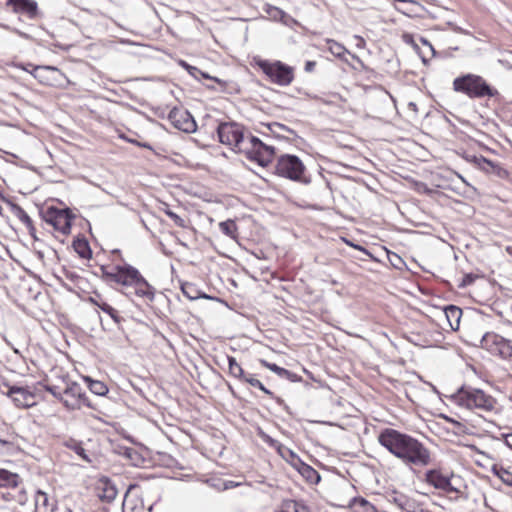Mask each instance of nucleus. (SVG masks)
<instances>
[{"label": "nucleus", "mask_w": 512, "mask_h": 512, "mask_svg": "<svg viewBox=\"0 0 512 512\" xmlns=\"http://www.w3.org/2000/svg\"><path fill=\"white\" fill-rule=\"evenodd\" d=\"M327 48L334 56L338 58H342L347 51L342 44L331 39L327 40Z\"/></svg>", "instance_id": "32"}, {"label": "nucleus", "mask_w": 512, "mask_h": 512, "mask_svg": "<svg viewBox=\"0 0 512 512\" xmlns=\"http://www.w3.org/2000/svg\"><path fill=\"white\" fill-rule=\"evenodd\" d=\"M451 400L458 406L474 410H482L491 412L496 409L497 401L490 394L483 390L470 386H463L458 389L452 396Z\"/></svg>", "instance_id": "5"}, {"label": "nucleus", "mask_w": 512, "mask_h": 512, "mask_svg": "<svg viewBox=\"0 0 512 512\" xmlns=\"http://www.w3.org/2000/svg\"><path fill=\"white\" fill-rule=\"evenodd\" d=\"M61 403L69 410H80L83 407L95 409L85 391L77 382L66 383L61 394Z\"/></svg>", "instance_id": "11"}, {"label": "nucleus", "mask_w": 512, "mask_h": 512, "mask_svg": "<svg viewBox=\"0 0 512 512\" xmlns=\"http://www.w3.org/2000/svg\"><path fill=\"white\" fill-rule=\"evenodd\" d=\"M94 493L101 501L111 502L117 495V489L110 479L101 477L94 485Z\"/></svg>", "instance_id": "19"}, {"label": "nucleus", "mask_w": 512, "mask_h": 512, "mask_svg": "<svg viewBox=\"0 0 512 512\" xmlns=\"http://www.w3.org/2000/svg\"><path fill=\"white\" fill-rule=\"evenodd\" d=\"M394 502L405 512H432L427 503L418 497L400 495L394 498Z\"/></svg>", "instance_id": "18"}, {"label": "nucleus", "mask_w": 512, "mask_h": 512, "mask_svg": "<svg viewBox=\"0 0 512 512\" xmlns=\"http://www.w3.org/2000/svg\"><path fill=\"white\" fill-rule=\"evenodd\" d=\"M346 243L348 245L352 246L353 248L357 249V250H360V251H363V252H367V250L365 248H363L362 246L354 245V244H352L351 242H349L347 240H346Z\"/></svg>", "instance_id": "43"}, {"label": "nucleus", "mask_w": 512, "mask_h": 512, "mask_svg": "<svg viewBox=\"0 0 512 512\" xmlns=\"http://www.w3.org/2000/svg\"><path fill=\"white\" fill-rule=\"evenodd\" d=\"M75 252L83 259H90L92 251L89 242L85 238H77L73 241Z\"/></svg>", "instance_id": "30"}, {"label": "nucleus", "mask_w": 512, "mask_h": 512, "mask_svg": "<svg viewBox=\"0 0 512 512\" xmlns=\"http://www.w3.org/2000/svg\"><path fill=\"white\" fill-rule=\"evenodd\" d=\"M6 7L11 8L12 12L23 15L30 20L39 17V7L35 0H7Z\"/></svg>", "instance_id": "17"}, {"label": "nucleus", "mask_w": 512, "mask_h": 512, "mask_svg": "<svg viewBox=\"0 0 512 512\" xmlns=\"http://www.w3.org/2000/svg\"><path fill=\"white\" fill-rule=\"evenodd\" d=\"M44 389L47 392H50L55 398H57L61 402V394L63 390H60L57 386H49V385H41V389Z\"/></svg>", "instance_id": "40"}, {"label": "nucleus", "mask_w": 512, "mask_h": 512, "mask_svg": "<svg viewBox=\"0 0 512 512\" xmlns=\"http://www.w3.org/2000/svg\"><path fill=\"white\" fill-rule=\"evenodd\" d=\"M452 87L455 92L464 94L470 99L492 98L498 94V91L482 76L473 73L456 77Z\"/></svg>", "instance_id": "4"}, {"label": "nucleus", "mask_w": 512, "mask_h": 512, "mask_svg": "<svg viewBox=\"0 0 512 512\" xmlns=\"http://www.w3.org/2000/svg\"><path fill=\"white\" fill-rule=\"evenodd\" d=\"M473 163L478 169L482 170L487 174H499L500 167L482 156L474 157Z\"/></svg>", "instance_id": "29"}, {"label": "nucleus", "mask_w": 512, "mask_h": 512, "mask_svg": "<svg viewBox=\"0 0 512 512\" xmlns=\"http://www.w3.org/2000/svg\"><path fill=\"white\" fill-rule=\"evenodd\" d=\"M316 64H317L316 61H307L305 63V67H304L305 71L308 73L313 72L316 67Z\"/></svg>", "instance_id": "42"}, {"label": "nucleus", "mask_w": 512, "mask_h": 512, "mask_svg": "<svg viewBox=\"0 0 512 512\" xmlns=\"http://www.w3.org/2000/svg\"><path fill=\"white\" fill-rule=\"evenodd\" d=\"M478 278V275L476 274H473V273H469V274H465L463 277H462V280L459 284V287L460 288H464V287H467L471 284L474 283V281Z\"/></svg>", "instance_id": "39"}, {"label": "nucleus", "mask_w": 512, "mask_h": 512, "mask_svg": "<svg viewBox=\"0 0 512 512\" xmlns=\"http://www.w3.org/2000/svg\"><path fill=\"white\" fill-rule=\"evenodd\" d=\"M123 512H142V507H134L133 501L127 495L125 496L122 504Z\"/></svg>", "instance_id": "38"}, {"label": "nucleus", "mask_w": 512, "mask_h": 512, "mask_svg": "<svg viewBox=\"0 0 512 512\" xmlns=\"http://www.w3.org/2000/svg\"><path fill=\"white\" fill-rule=\"evenodd\" d=\"M378 442L410 468H424L432 463L429 448L418 439L398 430H382L378 435Z\"/></svg>", "instance_id": "2"}, {"label": "nucleus", "mask_w": 512, "mask_h": 512, "mask_svg": "<svg viewBox=\"0 0 512 512\" xmlns=\"http://www.w3.org/2000/svg\"><path fill=\"white\" fill-rule=\"evenodd\" d=\"M31 75L45 86L57 87L62 85L65 74L55 66L39 65L31 70Z\"/></svg>", "instance_id": "13"}, {"label": "nucleus", "mask_w": 512, "mask_h": 512, "mask_svg": "<svg viewBox=\"0 0 512 512\" xmlns=\"http://www.w3.org/2000/svg\"><path fill=\"white\" fill-rule=\"evenodd\" d=\"M274 174L294 182H309L304 163L292 154H283L276 159Z\"/></svg>", "instance_id": "8"}, {"label": "nucleus", "mask_w": 512, "mask_h": 512, "mask_svg": "<svg viewBox=\"0 0 512 512\" xmlns=\"http://www.w3.org/2000/svg\"><path fill=\"white\" fill-rule=\"evenodd\" d=\"M204 77H205V78H209V76H207V75H204ZM210 79H213L214 81H216V82H218V83L220 82L217 78H211V77H210Z\"/></svg>", "instance_id": "46"}, {"label": "nucleus", "mask_w": 512, "mask_h": 512, "mask_svg": "<svg viewBox=\"0 0 512 512\" xmlns=\"http://www.w3.org/2000/svg\"><path fill=\"white\" fill-rule=\"evenodd\" d=\"M295 469L310 484H317L320 481V475L317 470L303 461L298 463Z\"/></svg>", "instance_id": "26"}, {"label": "nucleus", "mask_w": 512, "mask_h": 512, "mask_svg": "<svg viewBox=\"0 0 512 512\" xmlns=\"http://www.w3.org/2000/svg\"><path fill=\"white\" fill-rule=\"evenodd\" d=\"M512 436H511V439L510 438H506V444L512 449Z\"/></svg>", "instance_id": "44"}, {"label": "nucleus", "mask_w": 512, "mask_h": 512, "mask_svg": "<svg viewBox=\"0 0 512 512\" xmlns=\"http://www.w3.org/2000/svg\"><path fill=\"white\" fill-rule=\"evenodd\" d=\"M90 302L99 307L104 313L108 314L116 323H121L123 317L120 315L119 311L109 305L107 302L103 300L101 295L97 294L94 297H90Z\"/></svg>", "instance_id": "22"}, {"label": "nucleus", "mask_w": 512, "mask_h": 512, "mask_svg": "<svg viewBox=\"0 0 512 512\" xmlns=\"http://www.w3.org/2000/svg\"><path fill=\"white\" fill-rule=\"evenodd\" d=\"M260 364L263 367H266L267 369L271 370L272 372L276 373L278 376H281V377L286 376L289 373L287 369L282 368L275 363H270L263 359L260 360Z\"/></svg>", "instance_id": "35"}, {"label": "nucleus", "mask_w": 512, "mask_h": 512, "mask_svg": "<svg viewBox=\"0 0 512 512\" xmlns=\"http://www.w3.org/2000/svg\"><path fill=\"white\" fill-rule=\"evenodd\" d=\"M265 11L271 18L275 20L284 21V18L287 16V14L282 9L271 5H267Z\"/></svg>", "instance_id": "36"}, {"label": "nucleus", "mask_w": 512, "mask_h": 512, "mask_svg": "<svg viewBox=\"0 0 512 512\" xmlns=\"http://www.w3.org/2000/svg\"><path fill=\"white\" fill-rule=\"evenodd\" d=\"M12 491L3 494V498L7 501H14L20 505L26 504L28 501V494L26 490L22 487V484L17 486V488H10Z\"/></svg>", "instance_id": "28"}, {"label": "nucleus", "mask_w": 512, "mask_h": 512, "mask_svg": "<svg viewBox=\"0 0 512 512\" xmlns=\"http://www.w3.org/2000/svg\"><path fill=\"white\" fill-rule=\"evenodd\" d=\"M506 252L512 256V246H507L506 247Z\"/></svg>", "instance_id": "45"}, {"label": "nucleus", "mask_w": 512, "mask_h": 512, "mask_svg": "<svg viewBox=\"0 0 512 512\" xmlns=\"http://www.w3.org/2000/svg\"><path fill=\"white\" fill-rule=\"evenodd\" d=\"M492 471L503 483L512 486V472L496 464L493 465Z\"/></svg>", "instance_id": "31"}, {"label": "nucleus", "mask_w": 512, "mask_h": 512, "mask_svg": "<svg viewBox=\"0 0 512 512\" xmlns=\"http://www.w3.org/2000/svg\"><path fill=\"white\" fill-rule=\"evenodd\" d=\"M228 361V373L231 377L251 385L252 387H256L267 395H271V391L268 390L254 375L245 374L242 366L237 362L236 358L233 356L227 357Z\"/></svg>", "instance_id": "14"}, {"label": "nucleus", "mask_w": 512, "mask_h": 512, "mask_svg": "<svg viewBox=\"0 0 512 512\" xmlns=\"http://www.w3.org/2000/svg\"><path fill=\"white\" fill-rule=\"evenodd\" d=\"M452 474L444 473L441 469H431L425 473V482L433 486L435 489L442 490L446 493L456 491L451 483Z\"/></svg>", "instance_id": "16"}, {"label": "nucleus", "mask_w": 512, "mask_h": 512, "mask_svg": "<svg viewBox=\"0 0 512 512\" xmlns=\"http://www.w3.org/2000/svg\"><path fill=\"white\" fill-rule=\"evenodd\" d=\"M239 154L244 155L249 161L266 168L275 159V148L264 144L259 138L252 134H247V139Z\"/></svg>", "instance_id": "7"}, {"label": "nucleus", "mask_w": 512, "mask_h": 512, "mask_svg": "<svg viewBox=\"0 0 512 512\" xmlns=\"http://www.w3.org/2000/svg\"><path fill=\"white\" fill-rule=\"evenodd\" d=\"M171 124L186 133H193L196 131L197 124L192 115L183 108H173L168 115Z\"/></svg>", "instance_id": "15"}, {"label": "nucleus", "mask_w": 512, "mask_h": 512, "mask_svg": "<svg viewBox=\"0 0 512 512\" xmlns=\"http://www.w3.org/2000/svg\"><path fill=\"white\" fill-rule=\"evenodd\" d=\"M217 134L219 141L236 153H240L244 141L247 139L245 128L236 122L220 123Z\"/></svg>", "instance_id": "10"}, {"label": "nucleus", "mask_w": 512, "mask_h": 512, "mask_svg": "<svg viewBox=\"0 0 512 512\" xmlns=\"http://www.w3.org/2000/svg\"><path fill=\"white\" fill-rule=\"evenodd\" d=\"M165 214L174 222V224L180 228H188L189 221L182 218L170 209L165 210Z\"/></svg>", "instance_id": "34"}, {"label": "nucleus", "mask_w": 512, "mask_h": 512, "mask_svg": "<svg viewBox=\"0 0 512 512\" xmlns=\"http://www.w3.org/2000/svg\"><path fill=\"white\" fill-rule=\"evenodd\" d=\"M251 65L257 72H261L270 83L281 87L289 86L295 79L294 67L280 60H269L255 56Z\"/></svg>", "instance_id": "3"}, {"label": "nucleus", "mask_w": 512, "mask_h": 512, "mask_svg": "<svg viewBox=\"0 0 512 512\" xmlns=\"http://www.w3.org/2000/svg\"><path fill=\"white\" fill-rule=\"evenodd\" d=\"M35 512H55L57 502L46 492L38 490L34 496Z\"/></svg>", "instance_id": "20"}, {"label": "nucleus", "mask_w": 512, "mask_h": 512, "mask_svg": "<svg viewBox=\"0 0 512 512\" xmlns=\"http://www.w3.org/2000/svg\"><path fill=\"white\" fill-rule=\"evenodd\" d=\"M100 271L103 281L122 293L148 300L154 298V288L137 268L126 262L119 250L109 253Z\"/></svg>", "instance_id": "1"}, {"label": "nucleus", "mask_w": 512, "mask_h": 512, "mask_svg": "<svg viewBox=\"0 0 512 512\" xmlns=\"http://www.w3.org/2000/svg\"><path fill=\"white\" fill-rule=\"evenodd\" d=\"M14 214L19 219V221L25 225L30 236L33 239H37L36 238V228L34 226L33 220L27 214V212L22 207L16 206L15 210H14Z\"/></svg>", "instance_id": "27"}, {"label": "nucleus", "mask_w": 512, "mask_h": 512, "mask_svg": "<svg viewBox=\"0 0 512 512\" xmlns=\"http://www.w3.org/2000/svg\"><path fill=\"white\" fill-rule=\"evenodd\" d=\"M481 347L494 356L512 361V341L499 334L486 333L481 339Z\"/></svg>", "instance_id": "12"}, {"label": "nucleus", "mask_w": 512, "mask_h": 512, "mask_svg": "<svg viewBox=\"0 0 512 512\" xmlns=\"http://www.w3.org/2000/svg\"><path fill=\"white\" fill-rule=\"evenodd\" d=\"M42 218L53 228L56 237L66 238L71 233L75 214L69 208L48 206L42 211Z\"/></svg>", "instance_id": "9"}, {"label": "nucleus", "mask_w": 512, "mask_h": 512, "mask_svg": "<svg viewBox=\"0 0 512 512\" xmlns=\"http://www.w3.org/2000/svg\"><path fill=\"white\" fill-rule=\"evenodd\" d=\"M16 66L31 74V70L33 68H36L38 65H34L32 63H20V64H17Z\"/></svg>", "instance_id": "41"}, {"label": "nucleus", "mask_w": 512, "mask_h": 512, "mask_svg": "<svg viewBox=\"0 0 512 512\" xmlns=\"http://www.w3.org/2000/svg\"><path fill=\"white\" fill-rule=\"evenodd\" d=\"M22 482V478L17 473L0 468V487L17 488Z\"/></svg>", "instance_id": "25"}, {"label": "nucleus", "mask_w": 512, "mask_h": 512, "mask_svg": "<svg viewBox=\"0 0 512 512\" xmlns=\"http://www.w3.org/2000/svg\"><path fill=\"white\" fill-rule=\"evenodd\" d=\"M274 512H310V509L302 501L286 499L281 502Z\"/></svg>", "instance_id": "24"}, {"label": "nucleus", "mask_w": 512, "mask_h": 512, "mask_svg": "<svg viewBox=\"0 0 512 512\" xmlns=\"http://www.w3.org/2000/svg\"><path fill=\"white\" fill-rule=\"evenodd\" d=\"M3 388L2 394L6 395L18 409L34 407L44 399L41 383L32 385L4 383Z\"/></svg>", "instance_id": "6"}, {"label": "nucleus", "mask_w": 512, "mask_h": 512, "mask_svg": "<svg viewBox=\"0 0 512 512\" xmlns=\"http://www.w3.org/2000/svg\"><path fill=\"white\" fill-rule=\"evenodd\" d=\"M442 314L446 320L447 327L452 331H457L460 327L462 310L455 305H448L444 307Z\"/></svg>", "instance_id": "21"}, {"label": "nucleus", "mask_w": 512, "mask_h": 512, "mask_svg": "<svg viewBox=\"0 0 512 512\" xmlns=\"http://www.w3.org/2000/svg\"><path fill=\"white\" fill-rule=\"evenodd\" d=\"M269 443L271 446L277 449L281 457L285 459L294 469L298 466V463L302 462V460L296 453H294L291 449L285 447L284 445L280 444L279 442L270 439Z\"/></svg>", "instance_id": "23"}, {"label": "nucleus", "mask_w": 512, "mask_h": 512, "mask_svg": "<svg viewBox=\"0 0 512 512\" xmlns=\"http://www.w3.org/2000/svg\"><path fill=\"white\" fill-rule=\"evenodd\" d=\"M220 230L227 236L234 238L237 232L236 223L232 220H227L219 224Z\"/></svg>", "instance_id": "33"}, {"label": "nucleus", "mask_w": 512, "mask_h": 512, "mask_svg": "<svg viewBox=\"0 0 512 512\" xmlns=\"http://www.w3.org/2000/svg\"><path fill=\"white\" fill-rule=\"evenodd\" d=\"M138 145H139V146H142V147H147L145 144H139V143H138Z\"/></svg>", "instance_id": "47"}, {"label": "nucleus", "mask_w": 512, "mask_h": 512, "mask_svg": "<svg viewBox=\"0 0 512 512\" xmlns=\"http://www.w3.org/2000/svg\"><path fill=\"white\" fill-rule=\"evenodd\" d=\"M89 388L94 394L99 396H103L108 393V387L101 381H91Z\"/></svg>", "instance_id": "37"}]
</instances>
